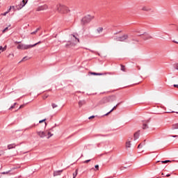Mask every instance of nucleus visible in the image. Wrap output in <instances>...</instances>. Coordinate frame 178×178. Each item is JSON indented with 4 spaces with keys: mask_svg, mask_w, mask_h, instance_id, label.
I'll list each match as a JSON object with an SVG mask.
<instances>
[{
    "mask_svg": "<svg viewBox=\"0 0 178 178\" xmlns=\"http://www.w3.org/2000/svg\"><path fill=\"white\" fill-rule=\"evenodd\" d=\"M38 44H41V41H39L38 42L34 44H19L17 47V49H30V48H34L35 45H38Z\"/></svg>",
    "mask_w": 178,
    "mask_h": 178,
    "instance_id": "1",
    "label": "nucleus"
},
{
    "mask_svg": "<svg viewBox=\"0 0 178 178\" xmlns=\"http://www.w3.org/2000/svg\"><path fill=\"white\" fill-rule=\"evenodd\" d=\"M56 10L59 12V13H67L69 9L65 6L58 4L56 6Z\"/></svg>",
    "mask_w": 178,
    "mask_h": 178,
    "instance_id": "2",
    "label": "nucleus"
},
{
    "mask_svg": "<svg viewBox=\"0 0 178 178\" xmlns=\"http://www.w3.org/2000/svg\"><path fill=\"white\" fill-rule=\"evenodd\" d=\"M92 19H94L93 15H86V16H85L84 17L82 18L81 24H87L88 23H90V22H91V20H92Z\"/></svg>",
    "mask_w": 178,
    "mask_h": 178,
    "instance_id": "3",
    "label": "nucleus"
},
{
    "mask_svg": "<svg viewBox=\"0 0 178 178\" xmlns=\"http://www.w3.org/2000/svg\"><path fill=\"white\" fill-rule=\"evenodd\" d=\"M129 38V35L127 34H124L122 36H120V37H117L115 38V41H120L121 42H124V41H126L127 40H128Z\"/></svg>",
    "mask_w": 178,
    "mask_h": 178,
    "instance_id": "4",
    "label": "nucleus"
},
{
    "mask_svg": "<svg viewBox=\"0 0 178 178\" xmlns=\"http://www.w3.org/2000/svg\"><path fill=\"white\" fill-rule=\"evenodd\" d=\"M140 10L143 12H154V10L149 6H143Z\"/></svg>",
    "mask_w": 178,
    "mask_h": 178,
    "instance_id": "5",
    "label": "nucleus"
},
{
    "mask_svg": "<svg viewBox=\"0 0 178 178\" xmlns=\"http://www.w3.org/2000/svg\"><path fill=\"white\" fill-rule=\"evenodd\" d=\"M138 36L140 35H143L142 38H143V40H150V38H152V37H151V35H149V34L145 33V32H143L141 33L140 35H138Z\"/></svg>",
    "mask_w": 178,
    "mask_h": 178,
    "instance_id": "6",
    "label": "nucleus"
},
{
    "mask_svg": "<svg viewBox=\"0 0 178 178\" xmlns=\"http://www.w3.org/2000/svg\"><path fill=\"white\" fill-rule=\"evenodd\" d=\"M131 140H133L132 136H130L127 138L126 142V148H131Z\"/></svg>",
    "mask_w": 178,
    "mask_h": 178,
    "instance_id": "7",
    "label": "nucleus"
},
{
    "mask_svg": "<svg viewBox=\"0 0 178 178\" xmlns=\"http://www.w3.org/2000/svg\"><path fill=\"white\" fill-rule=\"evenodd\" d=\"M47 9H48V6L43 5L38 7L36 10L37 12H41V10H47Z\"/></svg>",
    "mask_w": 178,
    "mask_h": 178,
    "instance_id": "8",
    "label": "nucleus"
},
{
    "mask_svg": "<svg viewBox=\"0 0 178 178\" xmlns=\"http://www.w3.org/2000/svg\"><path fill=\"white\" fill-rule=\"evenodd\" d=\"M37 134L40 137V138H44V137H47V131H38Z\"/></svg>",
    "mask_w": 178,
    "mask_h": 178,
    "instance_id": "9",
    "label": "nucleus"
},
{
    "mask_svg": "<svg viewBox=\"0 0 178 178\" xmlns=\"http://www.w3.org/2000/svg\"><path fill=\"white\" fill-rule=\"evenodd\" d=\"M108 102H113V101H116V96L112 95L107 97Z\"/></svg>",
    "mask_w": 178,
    "mask_h": 178,
    "instance_id": "10",
    "label": "nucleus"
},
{
    "mask_svg": "<svg viewBox=\"0 0 178 178\" xmlns=\"http://www.w3.org/2000/svg\"><path fill=\"white\" fill-rule=\"evenodd\" d=\"M108 102H109L108 100V97H104L100 101V104H108Z\"/></svg>",
    "mask_w": 178,
    "mask_h": 178,
    "instance_id": "11",
    "label": "nucleus"
},
{
    "mask_svg": "<svg viewBox=\"0 0 178 178\" xmlns=\"http://www.w3.org/2000/svg\"><path fill=\"white\" fill-rule=\"evenodd\" d=\"M140 137V131H137L134 134V140L136 141V140H138V138Z\"/></svg>",
    "mask_w": 178,
    "mask_h": 178,
    "instance_id": "12",
    "label": "nucleus"
},
{
    "mask_svg": "<svg viewBox=\"0 0 178 178\" xmlns=\"http://www.w3.org/2000/svg\"><path fill=\"white\" fill-rule=\"evenodd\" d=\"M12 9H13V10H15V6H10V9H8L6 12L2 13L1 15H2V16H6V15H7L9 12H10V10H12Z\"/></svg>",
    "mask_w": 178,
    "mask_h": 178,
    "instance_id": "13",
    "label": "nucleus"
},
{
    "mask_svg": "<svg viewBox=\"0 0 178 178\" xmlns=\"http://www.w3.org/2000/svg\"><path fill=\"white\" fill-rule=\"evenodd\" d=\"M17 145H16L15 143L10 144L8 145V149H12L13 148H16V147H17Z\"/></svg>",
    "mask_w": 178,
    "mask_h": 178,
    "instance_id": "14",
    "label": "nucleus"
},
{
    "mask_svg": "<svg viewBox=\"0 0 178 178\" xmlns=\"http://www.w3.org/2000/svg\"><path fill=\"white\" fill-rule=\"evenodd\" d=\"M120 103H118L116 106H115L108 113H106L104 115V116H108V115H109V113H111V112H113V111H115V109H116V107L119 106V104Z\"/></svg>",
    "mask_w": 178,
    "mask_h": 178,
    "instance_id": "15",
    "label": "nucleus"
},
{
    "mask_svg": "<svg viewBox=\"0 0 178 178\" xmlns=\"http://www.w3.org/2000/svg\"><path fill=\"white\" fill-rule=\"evenodd\" d=\"M171 130H178V123L173 124L171 126Z\"/></svg>",
    "mask_w": 178,
    "mask_h": 178,
    "instance_id": "16",
    "label": "nucleus"
},
{
    "mask_svg": "<svg viewBox=\"0 0 178 178\" xmlns=\"http://www.w3.org/2000/svg\"><path fill=\"white\" fill-rule=\"evenodd\" d=\"M62 172H63V170H58V171H54V176H60Z\"/></svg>",
    "mask_w": 178,
    "mask_h": 178,
    "instance_id": "17",
    "label": "nucleus"
},
{
    "mask_svg": "<svg viewBox=\"0 0 178 178\" xmlns=\"http://www.w3.org/2000/svg\"><path fill=\"white\" fill-rule=\"evenodd\" d=\"M78 104L79 108H81L83 105H86V100H80Z\"/></svg>",
    "mask_w": 178,
    "mask_h": 178,
    "instance_id": "18",
    "label": "nucleus"
},
{
    "mask_svg": "<svg viewBox=\"0 0 178 178\" xmlns=\"http://www.w3.org/2000/svg\"><path fill=\"white\" fill-rule=\"evenodd\" d=\"M102 31H104V28H102V27H99L97 29V32L98 33V34H101V33H102Z\"/></svg>",
    "mask_w": 178,
    "mask_h": 178,
    "instance_id": "19",
    "label": "nucleus"
},
{
    "mask_svg": "<svg viewBox=\"0 0 178 178\" xmlns=\"http://www.w3.org/2000/svg\"><path fill=\"white\" fill-rule=\"evenodd\" d=\"M27 3V1H24L22 0V3H20V5L22 6V8H23L24 6H26V4Z\"/></svg>",
    "mask_w": 178,
    "mask_h": 178,
    "instance_id": "20",
    "label": "nucleus"
},
{
    "mask_svg": "<svg viewBox=\"0 0 178 178\" xmlns=\"http://www.w3.org/2000/svg\"><path fill=\"white\" fill-rule=\"evenodd\" d=\"M91 74H93V76H102L104 74L102 73H96V72H91Z\"/></svg>",
    "mask_w": 178,
    "mask_h": 178,
    "instance_id": "21",
    "label": "nucleus"
},
{
    "mask_svg": "<svg viewBox=\"0 0 178 178\" xmlns=\"http://www.w3.org/2000/svg\"><path fill=\"white\" fill-rule=\"evenodd\" d=\"M47 136H49L47 138H51L54 136V134H51L49 131H46Z\"/></svg>",
    "mask_w": 178,
    "mask_h": 178,
    "instance_id": "22",
    "label": "nucleus"
},
{
    "mask_svg": "<svg viewBox=\"0 0 178 178\" xmlns=\"http://www.w3.org/2000/svg\"><path fill=\"white\" fill-rule=\"evenodd\" d=\"M144 145H145V142H143L142 143H140L138 146V148L140 149V148H143V147H144Z\"/></svg>",
    "mask_w": 178,
    "mask_h": 178,
    "instance_id": "23",
    "label": "nucleus"
},
{
    "mask_svg": "<svg viewBox=\"0 0 178 178\" xmlns=\"http://www.w3.org/2000/svg\"><path fill=\"white\" fill-rule=\"evenodd\" d=\"M79 173V170L76 169L75 170V172L73 173V178H76V177L77 176V174Z\"/></svg>",
    "mask_w": 178,
    "mask_h": 178,
    "instance_id": "24",
    "label": "nucleus"
},
{
    "mask_svg": "<svg viewBox=\"0 0 178 178\" xmlns=\"http://www.w3.org/2000/svg\"><path fill=\"white\" fill-rule=\"evenodd\" d=\"M38 31H40V28H38L35 31L32 32L31 34H32V35L37 34V33H38Z\"/></svg>",
    "mask_w": 178,
    "mask_h": 178,
    "instance_id": "25",
    "label": "nucleus"
},
{
    "mask_svg": "<svg viewBox=\"0 0 178 178\" xmlns=\"http://www.w3.org/2000/svg\"><path fill=\"white\" fill-rule=\"evenodd\" d=\"M51 106L53 109H55V108H58V105L55 103H52Z\"/></svg>",
    "mask_w": 178,
    "mask_h": 178,
    "instance_id": "26",
    "label": "nucleus"
},
{
    "mask_svg": "<svg viewBox=\"0 0 178 178\" xmlns=\"http://www.w3.org/2000/svg\"><path fill=\"white\" fill-rule=\"evenodd\" d=\"M143 130L148 129V125L147 124H143Z\"/></svg>",
    "mask_w": 178,
    "mask_h": 178,
    "instance_id": "27",
    "label": "nucleus"
},
{
    "mask_svg": "<svg viewBox=\"0 0 178 178\" xmlns=\"http://www.w3.org/2000/svg\"><path fill=\"white\" fill-rule=\"evenodd\" d=\"M132 41H134L133 44H137V42H140V40H138L137 39H132Z\"/></svg>",
    "mask_w": 178,
    "mask_h": 178,
    "instance_id": "28",
    "label": "nucleus"
},
{
    "mask_svg": "<svg viewBox=\"0 0 178 178\" xmlns=\"http://www.w3.org/2000/svg\"><path fill=\"white\" fill-rule=\"evenodd\" d=\"M16 104H17V103H15L13 106H11L9 108V110L10 111V110L13 109V108H15V106H16Z\"/></svg>",
    "mask_w": 178,
    "mask_h": 178,
    "instance_id": "29",
    "label": "nucleus"
},
{
    "mask_svg": "<svg viewBox=\"0 0 178 178\" xmlns=\"http://www.w3.org/2000/svg\"><path fill=\"white\" fill-rule=\"evenodd\" d=\"M71 37H73L75 40H77L78 42H79L80 40H79V38H77V37H76V35H71Z\"/></svg>",
    "mask_w": 178,
    "mask_h": 178,
    "instance_id": "30",
    "label": "nucleus"
},
{
    "mask_svg": "<svg viewBox=\"0 0 178 178\" xmlns=\"http://www.w3.org/2000/svg\"><path fill=\"white\" fill-rule=\"evenodd\" d=\"M8 29H9V27H6V28L3 30L2 33H6V31H8Z\"/></svg>",
    "mask_w": 178,
    "mask_h": 178,
    "instance_id": "31",
    "label": "nucleus"
},
{
    "mask_svg": "<svg viewBox=\"0 0 178 178\" xmlns=\"http://www.w3.org/2000/svg\"><path fill=\"white\" fill-rule=\"evenodd\" d=\"M27 56L24 57L22 60L19 61V63H22V62H24V60L26 59Z\"/></svg>",
    "mask_w": 178,
    "mask_h": 178,
    "instance_id": "32",
    "label": "nucleus"
},
{
    "mask_svg": "<svg viewBox=\"0 0 178 178\" xmlns=\"http://www.w3.org/2000/svg\"><path fill=\"white\" fill-rule=\"evenodd\" d=\"M35 126H37V124H33L31 125L28 129H33V127H35Z\"/></svg>",
    "mask_w": 178,
    "mask_h": 178,
    "instance_id": "33",
    "label": "nucleus"
},
{
    "mask_svg": "<svg viewBox=\"0 0 178 178\" xmlns=\"http://www.w3.org/2000/svg\"><path fill=\"white\" fill-rule=\"evenodd\" d=\"M88 162H91V159L86 160L83 162V163H88Z\"/></svg>",
    "mask_w": 178,
    "mask_h": 178,
    "instance_id": "34",
    "label": "nucleus"
},
{
    "mask_svg": "<svg viewBox=\"0 0 178 178\" xmlns=\"http://www.w3.org/2000/svg\"><path fill=\"white\" fill-rule=\"evenodd\" d=\"M168 162H170V160L163 161H161V163H168Z\"/></svg>",
    "mask_w": 178,
    "mask_h": 178,
    "instance_id": "35",
    "label": "nucleus"
},
{
    "mask_svg": "<svg viewBox=\"0 0 178 178\" xmlns=\"http://www.w3.org/2000/svg\"><path fill=\"white\" fill-rule=\"evenodd\" d=\"M95 168L96 170H99V165H96L95 166Z\"/></svg>",
    "mask_w": 178,
    "mask_h": 178,
    "instance_id": "36",
    "label": "nucleus"
},
{
    "mask_svg": "<svg viewBox=\"0 0 178 178\" xmlns=\"http://www.w3.org/2000/svg\"><path fill=\"white\" fill-rule=\"evenodd\" d=\"M121 70L122 72H124V65H121Z\"/></svg>",
    "mask_w": 178,
    "mask_h": 178,
    "instance_id": "37",
    "label": "nucleus"
},
{
    "mask_svg": "<svg viewBox=\"0 0 178 178\" xmlns=\"http://www.w3.org/2000/svg\"><path fill=\"white\" fill-rule=\"evenodd\" d=\"M9 172H10V171L3 172H1V175H8V173H9Z\"/></svg>",
    "mask_w": 178,
    "mask_h": 178,
    "instance_id": "38",
    "label": "nucleus"
},
{
    "mask_svg": "<svg viewBox=\"0 0 178 178\" xmlns=\"http://www.w3.org/2000/svg\"><path fill=\"white\" fill-rule=\"evenodd\" d=\"M45 120H47V119H43L42 120H40L39 123H42V122H45Z\"/></svg>",
    "mask_w": 178,
    "mask_h": 178,
    "instance_id": "39",
    "label": "nucleus"
},
{
    "mask_svg": "<svg viewBox=\"0 0 178 178\" xmlns=\"http://www.w3.org/2000/svg\"><path fill=\"white\" fill-rule=\"evenodd\" d=\"M47 98H48V95L43 96V99H47Z\"/></svg>",
    "mask_w": 178,
    "mask_h": 178,
    "instance_id": "40",
    "label": "nucleus"
},
{
    "mask_svg": "<svg viewBox=\"0 0 178 178\" xmlns=\"http://www.w3.org/2000/svg\"><path fill=\"white\" fill-rule=\"evenodd\" d=\"M1 155H3V151L0 150V156H1Z\"/></svg>",
    "mask_w": 178,
    "mask_h": 178,
    "instance_id": "41",
    "label": "nucleus"
},
{
    "mask_svg": "<svg viewBox=\"0 0 178 178\" xmlns=\"http://www.w3.org/2000/svg\"><path fill=\"white\" fill-rule=\"evenodd\" d=\"M94 118H95V116L92 115V116L89 117L88 119H94Z\"/></svg>",
    "mask_w": 178,
    "mask_h": 178,
    "instance_id": "42",
    "label": "nucleus"
},
{
    "mask_svg": "<svg viewBox=\"0 0 178 178\" xmlns=\"http://www.w3.org/2000/svg\"><path fill=\"white\" fill-rule=\"evenodd\" d=\"M171 137H173L174 138H176V137H178L177 135H172Z\"/></svg>",
    "mask_w": 178,
    "mask_h": 178,
    "instance_id": "43",
    "label": "nucleus"
},
{
    "mask_svg": "<svg viewBox=\"0 0 178 178\" xmlns=\"http://www.w3.org/2000/svg\"><path fill=\"white\" fill-rule=\"evenodd\" d=\"M0 51H3V47L2 46H0Z\"/></svg>",
    "mask_w": 178,
    "mask_h": 178,
    "instance_id": "44",
    "label": "nucleus"
},
{
    "mask_svg": "<svg viewBox=\"0 0 178 178\" xmlns=\"http://www.w3.org/2000/svg\"><path fill=\"white\" fill-rule=\"evenodd\" d=\"M22 42H17V41H15V44H20Z\"/></svg>",
    "mask_w": 178,
    "mask_h": 178,
    "instance_id": "45",
    "label": "nucleus"
},
{
    "mask_svg": "<svg viewBox=\"0 0 178 178\" xmlns=\"http://www.w3.org/2000/svg\"><path fill=\"white\" fill-rule=\"evenodd\" d=\"M166 177H170V174H167Z\"/></svg>",
    "mask_w": 178,
    "mask_h": 178,
    "instance_id": "46",
    "label": "nucleus"
},
{
    "mask_svg": "<svg viewBox=\"0 0 178 178\" xmlns=\"http://www.w3.org/2000/svg\"><path fill=\"white\" fill-rule=\"evenodd\" d=\"M10 56H15V54H10Z\"/></svg>",
    "mask_w": 178,
    "mask_h": 178,
    "instance_id": "47",
    "label": "nucleus"
},
{
    "mask_svg": "<svg viewBox=\"0 0 178 178\" xmlns=\"http://www.w3.org/2000/svg\"><path fill=\"white\" fill-rule=\"evenodd\" d=\"M24 106V105H21L20 106H19V109H21V108H23Z\"/></svg>",
    "mask_w": 178,
    "mask_h": 178,
    "instance_id": "48",
    "label": "nucleus"
},
{
    "mask_svg": "<svg viewBox=\"0 0 178 178\" xmlns=\"http://www.w3.org/2000/svg\"><path fill=\"white\" fill-rule=\"evenodd\" d=\"M5 49H6V46L3 47V51H5Z\"/></svg>",
    "mask_w": 178,
    "mask_h": 178,
    "instance_id": "49",
    "label": "nucleus"
},
{
    "mask_svg": "<svg viewBox=\"0 0 178 178\" xmlns=\"http://www.w3.org/2000/svg\"><path fill=\"white\" fill-rule=\"evenodd\" d=\"M138 70H140L141 68L140 67V66H137Z\"/></svg>",
    "mask_w": 178,
    "mask_h": 178,
    "instance_id": "50",
    "label": "nucleus"
},
{
    "mask_svg": "<svg viewBox=\"0 0 178 178\" xmlns=\"http://www.w3.org/2000/svg\"><path fill=\"white\" fill-rule=\"evenodd\" d=\"M173 42H175V44H178V42L177 41L173 40Z\"/></svg>",
    "mask_w": 178,
    "mask_h": 178,
    "instance_id": "51",
    "label": "nucleus"
},
{
    "mask_svg": "<svg viewBox=\"0 0 178 178\" xmlns=\"http://www.w3.org/2000/svg\"><path fill=\"white\" fill-rule=\"evenodd\" d=\"M175 69H176L177 70H178V66H176V67H175Z\"/></svg>",
    "mask_w": 178,
    "mask_h": 178,
    "instance_id": "52",
    "label": "nucleus"
},
{
    "mask_svg": "<svg viewBox=\"0 0 178 178\" xmlns=\"http://www.w3.org/2000/svg\"><path fill=\"white\" fill-rule=\"evenodd\" d=\"M65 47H69V44H65Z\"/></svg>",
    "mask_w": 178,
    "mask_h": 178,
    "instance_id": "53",
    "label": "nucleus"
},
{
    "mask_svg": "<svg viewBox=\"0 0 178 178\" xmlns=\"http://www.w3.org/2000/svg\"><path fill=\"white\" fill-rule=\"evenodd\" d=\"M161 175H162V176H164V175H165V174H163V172H162Z\"/></svg>",
    "mask_w": 178,
    "mask_h": 178,
    "instance_id": "54",
    "label": "nucleus"
},
{
    "mask_svg": "<svg viewBox=\"0 0 178 178\" xmlns=\"http://www.w3.org/2000/svg\"><path fill=\"white\" fill-rule=\"evenodd\" d=\"M99 136H102V137H105V136H104V135H99Z\"/></svg>",
    "mask_w": 178,
    "mask_h": 178,
    "instance_id": "55",
    "label": "nucleus"
},
{
    "mask_svg": "<svg viewBox=\"0 0 178 178\" xmlns=\"http://www.w3.org/2000/svg\"><path fill=\"white\" fill-rule=\"evenodd\" d=\"M45 126H47V122H44Z\"/></svg>",
    "mask_w": 178,
    "mask_h": 178,
    "instance_id": "56",
    "label": "nucleus"
}]
</instances>
